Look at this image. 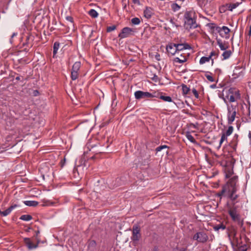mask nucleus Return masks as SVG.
I'll use <instances>...</instances> for the list:
<instances>
[{
  "label": "nucleus",
  "mask_w": 251,
  "mask_h": 251,
  "mask_svg": "<svg viewBox=\"0 0 251 251\" xmlns=\"http://www.w3.org/2000/svg\"><path fill=\"white\" fill-rule=\"evenodd\" d=\"M238 176H233L222 186V190L219 192L216 196L222 198V196L227 197L232 201H235L238 198L239 195L236 194L237 191V182Z\"/></svg>",
  "instance_id": "nucleus-1"
},
{
  "label": "nucleus",
  "mask_w": 251,
  "mask_h": 251,
  "mask_svg": "<svg viewBox=\"0 0 251 251\" xmlns=\"http://www.w3.org/2000/svg\"><path fill=\"white\" fill-rule=\"evenodd\" d=\"M191 11H186L184 15V26L186 29L196 28L198 26L196 23V18L192 16Z\"/></svg>",
  "instance_id": "nucleus-2"
},
{
  "label": "nucleus",
  "mask_w": 251,
  "mask_h": 251,
  "mask_svg": "<svg viewBox=\"0 0 251 251\" xmlns=\"http://www.w3.org/2000/svg\"><path fill=\"white\" fill-rule=\"evenodd\" d=\"M222 99L226 104L227 103L226 99H229L230 102H234L241 99L240 91L235 87H231L228 90L227 95L226 97H223Z\"/></svg>",
  "instance_id": "nucleus-3"
},
{
  "label": "nucleus",
  "mask_w": 251,
  "mask_h": 251,
  "mask_svg": "<svg viewBox=\"0 0 251 251\" xmlns=\"http://www.w3.org/2000/svg\"><path fill=\"white\" fill-rule=\"evenodd\" d=\"M227 109V123L229 125L232 124L235 120L236 115V110L237 105L233 104L230 105L226 104Z\"/></svg>",
  "instance_id": "nucleus-4"
},
{
  "label": "nucleus",
  "mask_w": 251,
  "mask_h": 251,
  "mask_svg": "<svg viewBox=\"0 0 251 251\" xmlns=\"http://www.w3.org/2000/svg\"><path fill=\"white\" fill-rule=\"evenodd\" d=\"M141 228L137 225H133L132 227V234L131 239L133 243L138 242L141 238V234L140 233Z\"/></svg>",
  "instance_id": "nucleus-5"
},
{
  "label": "nucleus",
  "mask_w": 251,
  "mask_h": 251,
  "mask_svg": "<svg viewBox=\"0 0 251 251\" xmlns=\"http://www.w3.org/2000/svg\"><path fill=\"white\" fill-rule=\"evenodd\" d=\"M216 30L222 37L225 38L226 39L229 38L230 30L227 26H223L222 27L217 26L216 28Z\"/></svg>",
  "instance_id": "nucleus-6"
},
{
  "label": "nucleus",
  "mask_w": 251,
  "mask_h": 251,
  "mask_svg": "<svg viewBox=\"0 0 251 251\" xmlns=\"http://www.w3.org/2000/svg\"><path fill=\"white\" fill-rule=\"evenodd\" d=\"M232 220L237 223V224L240 227H242L244 225V220L241 218L239 213H234L231 212L228 213Z\"/></svg>",
  "instance_id": "nucleus-7"
},
{
  "label": "nucleus",
  "mask_w": 251,
  "mask_h": 251,
  "mask_svg": "<svg viewBox=\"0 0 251 251\" xmlns=\"http://www.w3.org/2000/svg\"><path fill=\"white\" fill-rule=\"evenodd\" d=\"M193 239L197 240L198 242L205 243L208 240V237L204 232L201 231L194 234Z\"/></svg>",
  "instance_id": "nucleus-8"
},
{
  "label": "nucleus",
  "mask_w": 251,
  "mask_h": 251,
  "mask_svg": "<svg viewBox=\"0 0 251 251\" xmlns=\"http://www.w3.org/2000/svg\"><path fill=\"white\" fill-rule=\"evenodd\" d=\"M125 183V180L123 177H117L115 180L110 181L108 185L110 188L114 189L121 186Z\"/></svg>",
  "instance_id": "nucleus-9"
},
{
  "label": "nucleus",
  "mask_w": 251,
  "mask_h": 251,
  "mask_svg": "<svg viewBox=\"0 0 251 251\" xmlns=\"http://www.w3.org/2000/svg\"><path fill=\"white\" fill-rule=\"evenodd\" d=\"M133 30L128 27H125L122 29L121 32L119 34L118 37L121 38H125L133 34Z\"/></svg>",
  "instance_id": "nucleus-10"
},
{
  "label": "nucleus",
  "mask_w": 251,
  "mask_h": 251,
  "mask_svg": "<svg viewBox=\"0 0 251 251\" xmlns=\"http://www.w3.org/2000/svg\"><path fill=\"white\" fill-rule=\"evenodd\" d=\"M150 92H143L138 90L134 93L135 98L138 100L145 98H150Z\"/></svg>",
  "instance_id": "nucleus-11"
},
{
  "label": "nucleus",
  "mask_w": 251,
  "mask_h": 251,
  "mask_svg": "<svg viewBox=\"0 0 251 251\" xmlns=\"http://www.w3.org/2000/svg\"><path fill=\"white\" fill-rule=\"evenodd\" d=\"M176 45L175 43H171L168 44V45L166 47V50L168 53L171 54V55H174L176 52H177V50H176Z\"/></svg>",
  "instance_id": "nucleus-12"
},
{
  "label": "nucleus",
  "mask_w": 251,
  "mask_h": 251,
  "mask_svg": "<svg viewBox=\"0 0 251 251\" xmlns=\"http://www.w3.org/2000/svg\"><path fill=\"white\" fill-rule=\"evenodd\" d=\"M24 243L25 245L27 247V248L29 250L33 249L36 248L38 246V242H37L36 244H33L30 238H25L24 239Z\"/></svg>",
  "instance_id": "nucleus-13"
},
{
  "label": "nucleus",
  "mask_w": 251,
  "mask_h": 251,
  "mask_svg": "<svg viewBox=\"0 0 251 251\" xmlns=\"http://www.w3.org/2000/svg\"><path fill=\"white\" fill-rule=\"evenodd\" d=\"M177 52H178L179 51H181L183 50L186 49H190L191 47L189 44L188 43H184V44H176Z\"/></svg>",
  "instance_id": "nucleus-14"
},
{
  "label": "nucleus",
  "mask_w": 251,
  "mask_h": 251,
  "mask_svg": "<svg viewBox=\"0 0 251 251\" xmlns=\"http://www.w3.org/2000/svg\"><path fill=\"white\" fill-rule=\"evenodd\" d=\"M216 40L217 41V44L219 45L222 50H225L229 48L227 42L226 43L227 44H226L225 42L223 43L222 40L217 37L216 38Z\"/></svg>",
  "instance_id": "nucleus-15"
},
{
  "label": "nucleus",
  "mask_w": 251,
  "mask_h": 251,
  "mask_svg": "<svg viewBox=\"0 0 251 251\" xmlns=\"http://www.w3.org/2000/svg\"><path fill=\"white\" fill-rule=\"evenodd\" d=\"M144 14L145 18L147 19H150L151 16L153 14L152 8L150 7L147 6L144 11Z\"/></svg>",
  "instance_id": "nucleus-16"
},
{
  "label": "nucleus",
  "mask_w": 251,
  "mask_h": 251,
  "mask_svg": "<svg viewBox=\"0 0 251 251\" xmlns=\"http://www.w3.org/2000/svg\"><path fill=\"white\" fill-rule=\"evenodd\" d=\"M17 205L15 204L14 205H12L10 206L9 207H8L7 209L5 210L2 211L0 210V214L1 215L3 216H6L8 215L12 211V210L15 208V207H17Z\"/></svg>",
  "instance_id": "nucleus-17"
},
{
  "label": "nucleus",
  "mask_w": 251,
  "mask_h": 251,
  "mask_svg": "<svg viewBox=\"0 0 251 251\" xmlns=\"http://www.w3.org/2000/svg\"><path fill=\"white\" fill-rule=\"evenodd\" d=\"M33 41V39L32 38V37L31 35H28L26 36V40L25 42H24L23 44V46H30V48H31L32 47V41Z\"/></svg>",
  "instance_id": "nucleus-18"
},
{
  "label": "nucleus",
  "mask_w": 251,
  "mask_h": 251,
  "mask_svg": "<svg viewBox=\"0 0 251 251\" xmlns=\"http://www.w3.org/2000/svg\"><path fill=\"white\" fill-rule=\"evenodd\" d=\"M96 242L95 240H89L88 242V250L94 251L96 249Z\"/></svg>",
  "instance_id": "nucleus-19"
},
{
  "label": "nucleus",
  "mask_w": 251,
  "mask_h": 251,
  "mask_svg": "<svg viewBox=\"0 0 251 251\" xmlns=\"http://www.w3.org/2000/svg\"><path fill=\"white\" fill-rule=\"evenodd\" d=\"M24 203L27 206L35 207L38 204V202L35 201H26Z\"/></svg>",
  "instance_id": "nucleus-20"
},
{
  "label": "nucleus",
  "mask_w": 251,
  "mask_h": 251,
  "mask_svg": "<svg viewBox=\"0 0 251 251\" xmlns=\"http://www.w3.org/2000/svg\"><path fill=\"white\" fill-rule=\"evenodd\" d=\"M59 45H60V44L58 42H55L53 44V56H52L53 58L56 57L55 55L57 52V50L59 48Z\"/></svg>",
  "instance_id": "nucleus-21"
},
{
  "label": "nucleus",
  "mask_w": 251,
  "mask_h": 251,
  "mask_svg": "<svg viewBox=\"0 0 251 251\" xmlns=\"http://www.w3.org/2000/svg\"><path fill=\"white\" fill-rule=\"evenodd\" d=\"M181 87H182V94L183 95H186V94H188L190 91V89L189 88V87H187V86L184 84H182L181 85Z\"/></svg>",
  "instance_id": "nucleus-22"
},
{
  "label": "nucleus",
  "mask_w": 251,
  "mask_h": 251,
  "mask_svg": "<svg viewBox=\"0 0 251 251\" xmlns=\"http://www.w3.org/2000/svg\"><path fill=\"white\" fill-rule=\"evenodd\" d=\"M180 56L181 57V59H180L178 57H176L174 59V61L176 62H178L179 63H183L185 62L187 60V58L183 56L182 54H180Z\"/></svg>",
  "instance_id": "nucleus-23"
},
{
  "label": "nucleus",
  "mask_w": 251,
  "mask_h": 251,
  "mask_svg": "<svg viewBox=\"0 0 251 251\" xmlns=\"http://www.w3.org/2000/svg\"><path fill=\"white\" fill-rule=\"evenodd\" d=\"M239 4V2H236L233 3L227 4L226 6L228 8V10L232 11L233 9L236 8Z\"/></svg>",
  "instance_id": "nucleus-24"
},
{
  "label": "nucleus",
  "mask_w": 251,
  "mask_h": 251,
  "mask_svg": "<svg viewBox=\"0 0 251 251\" xmlns=\"http://www.w3.org/2000/svg\"><path fill=\"white\" fill-rule=\"evenodd\" d=\"M162 92H156L154 91L152 93H150V98H156L160 99V96H161Z\"/></svg>",
  "instance_id": "nucleus-25"
},
{
  "label": "nucleus",
  "mask_w": 251,
  "mask_h": 251,
  "mask_svg": "<svg viewBox=\"0 0 251 251\" xmlns=\"http://www.w3.org/2000/svg\"><path fill=\"white\" fill-rule=\"evenodd\" d=\"M186 136L187 138L191 142L193 143H197V141L194 139V138L193 137V136L191 134L190 132L189 131H187L186 133Z\"/></svg>",
  "instance_id": "nucleus-26"
},
{
  "label": "nucleus",
  "mask_w": 251,
  "mask_h": 251,
  "mask_svg": "<svg viewBox=\"0 0 251 251\" xmlns=\"http://www.w3.org/2000/svg\"><path fill=\"white\" fill-rule=\"evenodd\" d=\"M226 226L223 223L215 225L213 226V229L215 231H218L220 229L224 230L226 229Z\"/></svg>",
  "instance_id": "nucleus-27"
},
{
  "label": "nucleus",
  "mask_w": 251,
  "mask_h": 251,
  "mask_svg": "<svg viewBox=\"0 0 251 251\" xmlns=\"http://www.w3.org/2000/svg\"><path fill=\"white\" fill-rule=\"evenodd\" d=\"M80 62H75L73 66L72 71L78 72V71L79 70L80 67Z\"/></svg>",
  "instance_id": "nucleus-28"
},
{
  "label": "nucleus",
  "mask_w": 251,
  "mask_h": 251,
  "mask_svg": "<svg viewBox=\"0 0 251 251\" xmlns=\"http://www.w3.org/2000/svg\"><path fill=\"white\" fill-rule=\"evenodd\" d=\"M237 208L238 206L237 205H235V203L234 202L232 206L228 209V213H229L231 212H233L234 213H239V212L237 210Z\"/></svg>",
  "instance_id": "nucleus-29"
},
{
  "label": "nucleus",
  "mask_w": 251,
  "mask_h": 251,
  "mask_svg": "<svg viewBox=\"0 0 251 251\" xmlns=\"http://www.w3.org/2000/svg\"><path fill=\"white\" fill-rule=\"evenodd\" d=\"M233 131V127L231 126H228V129L225 132L223 133L226 137H227L231 134Z\"/></svg>",
  "instance_id": "nucleus-30"
},
{
  "label": "nucleus",
  "mask_w": 251,
  "mask_h": 251,
  "mask_svg": "<svg viewBox=\"0 0 251 251\" xmlns=\"http://www.w3.org/2000/svg\"><path fill=\"white\" fill-rule=\"evenodd\" d=\"M20 219L23 221H28L32 219L30 215H23L20 217Z\"/></svg>",
  "instance_id": "nucleus-31"
},
{
  "label": "nucleus",
  "mask_w": 251,
  "mask_h": 251,
  "mask_svg": "<svg viewBox=\"0 0 251 251\" xmlns=\"http://www.w3.org/2000/svg\"><path fill=\"white\" fill-rule=\"evenodd\" d=\"M160 99L165 101H167V102L173 101V100L171 97L164 96L163 93H162L161 96H160Z\"/></svg>",
  "instance_id": "nucleus-32"
},
{
  "label": "nucleus",
  "mask_w": 251,
  "mask_h": 251,
  "mask_svg": "<svg viewBox=\"0 0 251 251\" xmlns=\"http://www.w3.org/2000/svg\"><path fill=\"white\" fill-rule=\"evenodd\" d=\"M171 9L174 12L178 11L180 9V6L176 3H173L171 4Z\"/></svg>",
  "instance_id": "nucleus-33"
},
{
  "label": "nucleus",
  "mask_w": 251,
  "mask_h": 251,
  "mask_svg": "<svg viewBox=\"0 0 251 251\" xmlns=\"http://www.w3.org/2000/svg\"><path fill=\"white\" fill-rule=\"evenodd\" d=\"M231 54V51L230 50H226L222 54L223 59H226L228 58Z\"/></svg>",
  "instance_id": "nucleus-34"
},
{
  "label": "nucleus",
  "mask_w": 251,
  "mask_h": 251,
  "mask_svg": "<svg viewBox=\"0 0 251 251\" xmlns=\"http://www.w3.org/2000/svg\"><path fill=\"white\" fill-rule=\"evenodd\" d=\"M88 14L92 18H95L98 16V13L94 9H91L89 12Z\"/></svg>",
  "instance_id": "nucleus-35"
},
{
  "label": "nucleus",
  "mask_w": 251,
  "mask_h": 251,
  "mask_svg": "<svg viewBox=\"0 0 251 251\" xmlns=\"http://www.w3.org/2000/svg\"><path fill=\"white\" fill-rule=\"evenodd\" d=\"M210 60V57H202L200 60V64H202L206 62H208Z\"/></svg>",
  "instance_id": "nucleus-36"
},
{
  "label": "nucleus",
  "mask_w": 251,
  "mask_h": 251,
  "mask_svg": "<svg viewBox=\"0 0 251 251\" xmlns=\"http://www.w3.org/2000/svg\"><path fill=\"white\" fill-rule=\"evenodd\" d=\"M78 74L77 72H75V71H71V77L73 80H75L76 79L78 78Z\"/></svg>",
  "instance_id": "nucleus-37"
},
{
  "label": "nucleus",
  "mask_w": 251,
  "mask_h": 251,
  "mask_svg": "<svg viewBox=\"0 0 251 251\" xmlns=\"http://www.w3.org/2000/svg\"><path fill=\"white\" fill-rule=\"evenodd\" d=\"M131 22V23L134 25H139L141 22L140 19L137 17L132 19Z\"/></svg>",
  "instance_id": "nucleus-38"
},
{
  "label": "nucleus",
  "mask_w": 251,
  "mask_h": 251,
  "mask_svg": "<svg viewBox=\"0 0 251 251\" xmlns=\"http://www.w3.org/2000/svg\"><path fill=\"white\" fill-rule=\"evenodd\" d=\"M169 148V147L168 146H167V145H161V146H160L157 147L155 149V151H156V152H157L158 151H161V150H162L164 149H167V148Z\"/></svg>",
  "instance_id": "nucleus-39"
},
{
  "label": "nucleus",
  "mask_w": 251,
  "mask_h": 251,
  "mask_svg": "<svg viewBox=\"0 0 251 251\" xmlns=\"http://www.w3.org/2000/svg\"><path fill=\"white\" fill-rule=\"evenodd\" d=\"M226 140H227V137H226L224 134H223L222 133V136H221V138L220 141L219 146L218 147L219 148L221 147V146L222 144V143Z\"/></svg>",
  "instance_id": "nucleus-40"
},
{
  "label": "nucleus",
  "mask_w": 251,
  "mask_h": 251,
  "mask_svg": "<svg viewBox=\"0 0 251 251\" xmlns=\"http://www.w3.org/2000/svg\"><path fill=\"white\" fill-rule=\"evenodd\" d=\"M240 67H235V70L234 71V73H233V75H232V76H234V78H236V77H238V76H239L238 74H240V73H239H239H238L237 72H235V71H237V70H240Z\"/></svg>",
  "instance_id": "nucleus-41"
},
{
  "label": "nucleus",
  "mask_w": 251,
  "mask_h": 251,
  "mask_svg": "<svg viewBox=\"0 0 251 251\" xmlns=\"http://www.w3.org/2000/svg\"><path fill=\"white\" fill-rule=\"evenodd\" d=\"M206 26L209 27L211 29L213 30L214 29H216V28L218 26H216V24L215 23H208L206 25Z\"/></svg>",
  "instance_id": "nucleus-42"
},
{
  "label": "nucleus",
  "mask_w": 251,
  "mask_h": 251,
  "mask_svg": "<svg viewBox=\"0 0 251 251\" xmlns=\"http://www.w3.org/2000/svg\"><path fill=\"white\" fill-rule=\"evenodd\" d=\"M116 28V25H113L112 26H108L106 29V31L108 32H111L114 30Z\"/></svg>",
  "instance_id": "nucleus-43"
},
{
  "label": "nucleus",
  "mask_w": 251,
  "mask_h": 251,
  "mask_svg": "<svg viewBox=\"0 0 251 251\" xmlns=\"http://www.w3.org/2000/svg\"><path fill=\"white\" fill-rule=\"evenodd\" d=\"M39 233H40V231H39V230H38L35 231V235L33 236V237H34L35 238V239L36 240L37 242H38V243H39V242H40V239L38 238V234Z\"/></svg>",
  "instance_id": "nucleus-44"
},
{
  "label": "nucleus",
  "mask_w": 251,
  "mask_h": 251,
  "mask_svg": "<svg viewBox=\"0 0 251 251\" xmlns=\"http://www.w3.org/2000/svg\"><path fill=\"white\" fill-rule=\"evenodd\" d=\"M205 77H206V78H207V79L209 81H210V82H213V81H214V79L213 78V77L211 75H208V74H206L205 75Z\"/></svg>",
  "instance_id": "nucleus-45"
},
{
  "label": "nucleus",
  "mask_w": 251,
  "mask_h": 251,
  "mask_svg": "<svg viewBox=\"0 0 251 251\" xmlns=\"http://www.w3.org/2000/svg\"><path fill=\"white\" fill-rule=\"evenodd\" d=\"M192 92L193 93V94L194 95L195 97L197 98V99H198L199 98V94H198V91H197V90L195 89V88H193L192 89Z\"/></svg>",
  "instance_id": "nucleus-46"
},
{
  "label": "nucleus",
  "mask_w": 251,
  "mask_h": 251,
  "mask_svg": "<svg viewBox=\"0 0 251 251\" xmlns=\"http://www.w3.org/2000/svg\"><path fill=\"white\" fill-rule=\"evenodd\" d=\"M239 251H247V249L246 248V245L241 246L239 247Z\"/></svg>",
  "instance_id": "nucleus-47"
},
{
  "label": "nucleus",
  "mask_w": 251,
  "mask_h": 251,
  "mask_svg": "<svg viewBox=\"0 0 251 251\" xmlns=\"http://www.w3.org/2000/svg\"><path fill=\"white\" fill-rule=\"evenodd\" d=\"M234 142H232L230 144L231 147H232V148L233 149L234 151H236V147H237V141H236V142H235V143L234 144H233Z\"/></svg>",
  "instance_id": "nucleus-48"
},
{
  "label": "nucleus",
  "mask_w": 251,
  "mask_h": 251,
  "mask_svg": "<svg viewBox=\"0 0 251 251\" xmlns=\"http://www.w3.org/2000/svg\"><path fill=\"white\" fill-rule=\"evenodd\" d=\"M66 162V158L64 157L63 159H62L60 162V167L63 168L65 165Z\"/></svg>",
  "instance_id": "nucleus-49"
},
{
  "label": "nucleus",
  "mask_w": 251,
  "mask_h": 251,
  "mask_svg": "<svg viewBox=\"0 0 251 251\" xmlns=\"http://www.w3.org/2000/svg\"><path fill=\"white\" fill-rule=\"evenodd\" d=\"M216 56L217 57L218 56V54L215 51H213L210 53V54L208 57H210V59H211L212 56Z\"/></svg>",
  "instance_id": "nucleus-50"
},
{
  "label": "nucleus",
  "mask_w": 251,
  "mask_h": 251,
  "mask_svg": "<svg viewBox=\"0 0 251 251\" xmlns=\"http://www.w3.org/2000/svg\"><path fill=\"white\" fill-rule=\"evenodd\" d=\"M66 19L72 23H73V18L71 16H67Z\"/></svg>",
  "instance_id": "nucleus-51"
},
{
  "label": "nucleus",
  "mask_w": 251,
  "mask_h": 251,
  "mask_svg": "<svg viewBox=\"0 0 251 251\" xmlns=\"http://www.w3.org/2000/svg\"><path fill=\"white\" fill-rule=\"evenodd\" d=\"M32 94L34 96H37L39 95V92L37 90H33Z\"/></svg>",
  "instance_id": "nucleus-52"
},
{
  "label": "nucleus",
  "mask_w": 251,
  "mask_h": 251,
  "mask_svg": "<svg viewBox=\"0 0 251 251\" xmlns=\"http://www.w3.org/2000/svg\"><path fill=\"white\" fill-rule=\"evenodd\" d=\"M238 134H235L234 135L233 139V142H236V141L238 142Z\"/></svg>",
  "instance_id": "nucleus-53"
},
{
  "label": "nucleus",
  "mask_w": 251,
  "mask_h": 251,
  "mask_svg": "<svg viewBox=\"0 0 251 251\" xmlns=\"http://www.w3.org/2000/svg\"><path fill=\"white\" fill-rule=\"evenodd\" d=\"M170 23H171L172 24H173L174 25H175L176 27H178L179 26H180V25H177L176 24L174 21H173V19L172 18H171L170 20Z\"/></svg>",
  "instance_id": "nucleus-54"
},
{
  "label": "nucleus",
  "mask_w": 251,
  "mask_h": 251,
  "mask_svg": "<svg viewBox=\"0 0 251 251\" xmlns=\"http://www.w3.org/2000/svg\"><path fill=\"white\" fill-rule=\"evenodd\" d=\"M151 251H159V248L157 246H154Z\"/></svg>",
  "instance_id": "nucleus-55"
},
{
  "label": "nucleus",
  "mask_w": 251,
  "mask_h": 251,
  "mask_svg": "<svg viewBox=\"0 0 251 251\" xmlns=\"http://www.w3.org/2000/svg\"><path fill=\"white\" fill-rule=\"evenodd\" d=\"M132 1L134 4H137L138 5H140L141 4L139 0H132Z\"/></svg>",
  "instance_id": "nucleus-56"
},
{
  "label": "nucleus",
  "mask_w": 251,
  "mask_h": 251,
  "mask_svg": "<svg viewBox=\"0 0 251 251\" xmlns=\"http://www.w3.org/2000/svg\"><path fill=\"white\" fill-rule=\"evenodd\" d=\"M155 58L157 60H160V55L159 54H157L155 55Z\"/></svg>",
  "instance_id": "nucleus-57"
},
{
  "label": "nucleus",
  "mask_w": 251,
  "mask_h": 251,
  "mask_svg": "<svg viewBox=\"0 0 251 251\" xmlns=\"http://www.w3.org/2000/svg\"><path fill=\"white\" fill-rule=\"evenodd\" d=\"M210 87H211V88H213V89L216 88L217 87V86H216V84H214L211 85H210Z\"/></svg>",
  "instance_id": "nucleus-58"
},
{
  "label": "nucleus",
  "mask_w": 251,
  "mask_h": 251,
  "mask_svg": "<svg viewBox=\"0 0 251 251\" xmlns=\"http://www.w3.org/2000/svg\"><path fill=\"white\" fill-rule=\"evenodd\" d=\"M215 72H218V73H219V74L221 73V72H222V71H221V70L220 69H216Z\"/></svg>",
  "instance_id": "nucleus-59"
},
{
  "label": "nucleus",
  "mask_w": 251,
  "mask_h": 251,
  "mask_svg": "<svg viewBox=\"0 0 251 251\" xmlns=\"http://www.w3.org/2000/svg\"><path fill=\"white\" fill-rule=\"evenodd\" d=\"M249 138L250 141H251V131H250L249 133Z\"/></svg>",
  "instance_id": "nucleus-60"
},
{
  "label": "nucleus",
  "mask_w": 251,
  "mask_h": 251,
  "mask_svg": "<svg viewBox=\"0 0 251 251\" xmlns=\"http://www.w3.org/2000/svg\"><path fill=\"white\" fill-rule=\"evenodd\" d=\"M203 111H204V113H202V114L203 115H206L207 114V113L208 112V111L207 110H204Z\"/></svg>",
  "instance_id": "nucleus-61"
},
{
  "label": "nucleus",
  "mask_w": 251,
  "mask_h": 251,
  "mask_svg": "<svg viewBox=\"0 0 251 251\" xmlns=\"http://www.w3.org/2000/svg\"><path fill=\"white\" fill-rule=\"evenodd\" d=\"M203 111H204V113H202V114L203 115H206L207 114V113L208 112V111L207 110H204Z\"/></svg>",
  "instance_id": "nucleus-62"
},
{
  "label": "nucleus",
  "mask_w": 251,
  "mask_h": 251,
  "mask_svg": "<svg viewBox=\"0 0 251 251\" xmlns=\"http://www.w3.org/2000/svg\"><path fill=\"white\" fill-rule=\"evenodd\" d=\"M15 79H16V80H20V76H19V75H18V76H17L16 77Z\"/></svg>",
  "instance_id": "nucleus-63"
},
{
  "label": "nucleus",
  "mask_w": 251,
  "mask_h": 251,
  "mask_svg": "<svg viewBox=\"0 0 251 251\" xmlns=\"http://www.w3.org/2000/svg\"><path fill=\"white\" fill-rule=\"evenodd\" d=\"M248 35L249 36H250L251 35V30H250V29H249V32H248Z\"/></svg>",
  "instance_id": "nucleus-64"
}]
</instances>
